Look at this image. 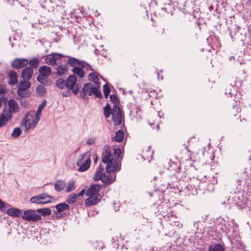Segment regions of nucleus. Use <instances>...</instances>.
<instances>
[{
	"label": "nucleus",
	"instance_id": "obj_1",
	"mask_svg": "<svg viewBox=\"0 0 251 251\" xmlns=\"http://www.w3.org/2000/svg\"><path fill=\"white\" fill-rule=\"evenodd\" d=\"M205 190L208 192H212L214 190V187L213 183H208L205 181H201L198 178L193 177L192 179H190L189 184L179 190V192H184L188 196L190 195H195L198 194V191Z\"/></svg>",
	"mask_w": 251,
	"mask_h": 251
},
{
	"label": "nucleus",
	"instance_id": "obj_2",
	"mask_svg": "<svg viewBox=\"0 0 251 251\" xmlns=\"http://www.w3.org/2000/svg\"><path fill=\"white\" fill-rule=\"evenodd\" d=\"M101 189L100 184H93L86 192V195L89 198L85 200V204L87 206H92L97 204L100 201L101 196L99 194Z\"/></svg>",
	"mask_w": 251,
	"mask_h": 251
},
{
	"label": "nucleus",
	"instance_id": "obj_3",
	"mask_svg": "<svg viewBox=\"0 0 251 251\" xmlns=\"http://www.w3.org/2000/svg\"><path fill=\"white\" fill-rule=\"evenodd\" d=\"M90 157L91 152L90 151H88L79 156L76 165L79 167L78 169L79 172H84L89 168L91 164Z\"/></svg>",
	"mask_w": 251,
	"mask_h": 251
},
{
	"label": "nucleus",
	"instance_id": "obj_4",
	"mask_svg": "<svg viewBox=\"0 0 251 251\" xmlns=\"http://www.w3.org/2000/svg\"><path fill=\"white\" fill-rule=\"evenodd\" d=\"M80 92L88 96L94 95L96 97L99 99H101L103 97L100 89L90 82L86 83L84 84L82 90Z\"/></svg>",
	"mask_w": 251,
	"mask_h": 251
},
{
	"label": "nucleus",
	"instance_id": "obj_5",
	"mask_svg": "<svg viewBox=\"0 0 251 251\" xmlns=\"http://www.w3.org/2000/svg\"><path fill=\"white\" fill-rule=\"evenodd\" d=\"M36 213V210L31 209L25 210L21 216L22 219L29 222H38L42 220V217L40 215Z\"/></svg>",
	"mask_w": 251,
	"mask_h": 251
},
{
	"label": "nucleus",
	"instance_id": "obj_6",
	"mask_svg": "<svg viewBox=\"0 0 251 251\" xmlns=\"http://www.w3.org/2000/svg\"><path fill=\"white\" fill-rule=\"evenodd\" d=\"M123 117L124 118L123 110L118 105H114L112 107V118L115 126H119L122 123Z\"/></svg>",
	"mask_w": 251,
	"mask_h": 251
},
{
	"label": "nucleus",
	"instance_id": "obj_7",
	"mask_svg": "<svg viewBox=\"0 0 251 251\" xmlns=\"http://www.w3.org/2000/svg\"><path fill=\"white\" fill-rule=\"evenodd\" d=\"M57 2V0H45L41 3V5L48 12H58L61 6L58 5Z\"/></svg>",
	"mask_w": 251,
	"mask_h": 251
},
{
	"label": "nucleus",
	"instance_id": "obj_8",
	"mask_svg": "<svg viewBox=\"0 0 251 251\" xmlns=\"http://www.w3.org/2000/svg\"><path fill=\"white\" fill-rule=\"evenodd\" d=\"M47 198L53 199L54 200H55L53 197L49 195L47 193H43L31 197L29 199V201L31 203H35L37 204H46L50 203L51 201L50 200L44 201Z\"/></svg>",
	"mask_w": 251,
	"mask_h": 251
},
{
	"label": "nucleus",
	"instance_id": "obj_9",
	"mask_svg": "<svg viewBox=\"0 0 251 251\" xmlns=\"http://www.w3.org/2000/svg\"><path fill=\"white\" fill-rule=\"evenodd\" d=\"M56 210L53 211V216L55 217L57 220L62 218L63 215L62 212L65 211L70 210V206L65 203H60L55 206Z\"/></svg>",
	"mask_w": 251,
	"mask_h": 251
},
{
	"label": "nucleus",
	"instance_id": "obj_10",
	"mask_svg": "<svg viewBox=\"0 0 251 251\" xmlns=\"http://www.w3.org/2000/svg\"><path fill=\"white\" fill-rule=\"evenodd\" d=\"M8 109L5 107L2 109L3 113L6 112L8 114H12L19 111V107L18 103L13 99H10L8 101Z\"/></svg>",
	"mask_w": 251,
	"mask_h": 251
},
{
	"label": "nucleus",
	"instance_id": "obj_11",
	"mask_svg": "<svg viewBox=\"0 0 251 251\" xmlns=\"http://www.w3.org/2000/svg\"><path fill=\"white\" fill-rule=\"evenodd\" d=\"M28 64V61L26 58H16L11 62V66L15 69H21L26 67Z\"/></svg>",
	"mask_w": 251,
	"mask_h": 251
},
{
	"label": "nucleus",
	"instance_id": "obj_12",
	"mask_svg": "<svg viewBox=\"0 0 251 251\" xmlns=\"http://www.w3.org/2000/svg\"><path fill=\"white\" fill-rule=\"evenodd\" d=\"M46 104L47 100H44L39 106L36 112L35 118L32 124V128H34L36 126V125L40 120V117L41 115L42 110L46 106Z\"/></svg>",
	"mask_w": 251,
	"mask_h": 251
},
{
	"label": "nucleus",
	"instance_id": "obj_13",
	"mask_svg": "<svg viewBox=\"0 0 251 251\" xmlns=\"http://www.w3.org/2000/svg\"><path fill=\"white\" fill-rule=\"evenodd\" d=\"M68 56V57H67L69 58V59L67 60V64L70 66L73 67V68H75V67H77L78 66H79L80 65H82V64H86V65H88L90 67H91V66L85 61H79L78 59L75 57L69 56Z\"/></svg>",
	"mask_w": 251,
	"mask_h": 251
},
{
	"label": "nucleus",
	"instance_id": "obj_14",
	"mask_svg": "<svg viewBox=\"0 0 251 251\" xmlns=\"http://www.w3.org/2000/svg\"><path fill=\"white\" fill-rule=\"evenodd\" d=\"M106 164H107L106 167V172L107 173H113L116 171L118 168V162L115 158H111V160Z\"/></svg>",
	"mask_w": 251,
	"mask_h": 251
},
{
	"label": "nucleus",
	"instance_id": "obj_15",
	"mask_svg": "<svg viewBox=\"0 0 251 251\" xmlns=\"http://www.w3.org/2000/svg\"><path fill=\"white\" fill-rule=\"evenodd\" d=\"M111 153L109 146L105 145L103 148V151L101 155V161L104 164H106L111 160Z\"/></svg>",
	"mask_w": 251,
	"mask_h": 251
},
{
	"label": "nucleus",
	"instance_id": "obj_16",
	"mask_svg": "<svg viewBox=\"0 0 251 251\" xmlns=\"http://www.w3.org/2000/svg\"><path fill=\"white\" fill-rule=\"evenodd\" d=\"M77 77L75 75H70L66 79V84L67 89H72L76 84Z\"/></svg>",
	"mask_w": 251,
	"mask_h": 251
},
{
	"label": "nucleus",
	"instance_id": "obj_17",
	"mask_svg": "<svg viewBox=\"0 0 251 251\" xmlns=\"http://www.w3.org/2000/svg\"><path fill=\"white\" fill-rule=\"evenodd\" d=\"M33 75V70L31 68L25 67L22 72L21 76L24 80H30Z\"/></svg>",
	"mask_w": 251,
	"mask_h": 251
},
{
	"label": "nucleus",
	"instance_id": "obj_18",
	"mask_svg": "<svg viewBox=\"0 0 251 251\" xmlns=\"http://www.w3.org/2000/svg\"><path fill=\"white\" fill-rule=\"evenodd\" d=\"M12 114H8L6 112L0 114V127L6 126L8 122L12 118Z\"/></svg>",
	"mask_w": 251,
	"mask_h": 251
},
{
	"label": "nucleus",
	"instance_id": "obj_19",
	"mask_svg": "<svg viewBox=\"0 0 251 251\" xmlns=\"http://www.w3.org/2000/svg\"><path fill=\"white\" fill-rule=\"evenodd\" d=\"M116 179V175L112 176L111 175H106L105 173L102 174L101 181L106 185H109L112 183Z\"/></svg>",
	"mask_w": 251,
	"mask_h": 251
},
{
	"label": "nucleus",
	"instance_id": "obj_20",
	"mask_svg": "<svg viewBox=\"0 0 251 251\" xmlns=\"http://www.w3.org/2000/svg\"><path fill=\"white\" fill-rule=\"evenodd\" d=\"M9 80L8 84L11 85H14L18 83V77L16 72L14 70H11L8 74Z\"/></svg>",
	"mask_w": 251,
	"mask_h": 251
},
{
	"label": "nucleus",
	"instance_id": "obj_21",
	"mask_svg": "<svg viewBox=\"0 0 251 251\" xmlns=\"http://www.w3.org/2000/svg\"><path fill=\"white\" fill-rule=\"evenodd\" d=\"M85 65L86 64H82L77 67H75V68L72 69V72L80 78H82L84 76L85 73L83 71V69L85 67Z\"/></svg>",
	"mask_w": 251,
	"mask_h": 251
},
{
	"label": "nucleus",
	"instance_id": "obj_22",
	"mask_svg": "<svg viewBox=\"0 0 251 251\" xmlns=\"http://www.w3.org/2000/svg\"><path fill=\"white\" fill-rule=\"evenodd\" d=\"M31 87V83L27 80L21 81L18 84V89H20V91H25Z\"/></svg>",
	"mask_w": 251,
	"mask_h": 251
},
{
	"label": "nucleus",
	"instance_id": "obj_23",
	"mask_svg": "<svg viewBox=\"0 0 251 251\" xmlns=\"http://www.w3.org/2000/svg\"><path fill=\"white\" fill-rule=\"evenodd\" d=\"M38 71L40 75L46 77L49 76L51 74L50 68L46 65L40 67Z\"/></svg>",
	"mask_w": 251,
	"mask_h": 251
},
{
	"label": "nucleus",
	"instance_id": "obj_24",
	"mask_svg": "<svg viewBox=\"0 0 251 251\" xmlns=\"http://www.w3.org/2000/svg\"><path fill=\"white\" fill-rule=\"evenodd\" d=\"M68 65L67 63H65L64 65H59L56 69V75L59 76H61L66 73L68 72Z\"/></svg>",
	"mask_w": 251,
	"mask_h": 251
},
{
	"label": "nucleus",
	"instance_id": "obj_25",
	"mask_svg": "<svg viewBox=\"0 0 251 251\" xmlns=\"http://www.w3.org/2000/svg\"><path fill=\"white\" fill-rule=\"evenodd\" d=\"M6 212L10 216L19 217L22 213V210L18 208H9Z\"/></svg>",
	"mask_w": 251,
	"mask_h": 251
},
{
	"label": "nucleus",
	"instance_id": "obj_26",
	"mask_svg": "<svg viewBox=\"0 0 251 251\" xmlns=\"http://www.w3.org/2000/svg\"><path fill=\"white\" fill-rule=\"evenodd\" d=\"M65 180H58L54 183V189L57 192L62 191L66 187Z\"/></svg>",
	"mask_w": 251,
	"mask_h": 251
},
{
	"label": "nucleus",
	"instance_id": "obj_27",
	"mask_svg": "<svg viewBox=\"0 0 251 251\" xmlns=\"http://www.w3.org/2000/svg\"><path fill=\"white\" fill-rule=\"evenodd\" d=\"M124 135V131L122 129H119L116 132L114 137L112 138V140H114L118 143L121 142L123 140Z\"/></svg>",
	"mask_w": 251,
	"mask_h": 251
},
{
	"label": "nucleus",
	"instance_id": "obj_28",
	"mask_svg": "<svg viewBox=\"0 0 251 251\" xmlns=\"http://www.w3.org/2000/svg\"><path fill=\"white\" fill-rule=\"evenodd\" d=\"M154 152L153 150H151V147L149 146L147 148L146 151L143 150V157L145 159L150 160V159L152 158V155Z\"/></svg>",
	"mask_w": 251,
	"mask_h": 251
},
{
	"label": "nucleus",
	"instance_id": "obj_29",
	"mask_svg": "<svg viewBox=\"0 0 251 251\" xmlns=\"http://www.w3.org/2000/svg\"><path fill=\"white\" fill-rule=\"evenodd\" d=\"M37 213L41 214L43 216H50L51 214V210L50 208H42L36 209Z\"/></svg>",
	"mask_w": 251,
	"mask_h": 251
},
{
	"label": "nucleus",
	"instance_id": "obj_30",
	"mask_svg": "<svg viewBox=\"0 0 251 251\" xmlns=\"http://www.w3.org/2000/svg\"><path fill=\"white\" fill-rule=\"evenodd\" d=\"M208 251H225V248L221 244H216L213 246L210 245L208 247Z\"/></svg>",
	"mask_w": 251,
	"mask_h": 251
},
{
	"label": "nucleus",
	"instance_id": "obj_31",
	"mask_svg": "<svg viewBox=\"0 0 251 251\" xmlns=\"http://www.w3.org/2000/svg\"><path fill=\"white\" fill-rule=\"evenodd\" d=\"M28 64L29 65V67L31 68V69L33 70L34 68H37L38 67L39 65V60L36 57H34L28 61Z\"/></svg>",
	"mask_w": 251,
	"mask_h": 251
},
{
	"label": "nucleus",
	"instance_id": "obj_32",
	"mask_svg": "<svg viewBox=\"0 0 251 251\" xmlns=\"http://www.w3.org/2000/svg\"><path fill=\"white\" fill-rule=\"evenodd\" d=\"M112 108L110 105L107 103L105 107L103 108V114L105 118H108L110 115L112 114Z\"/></svg>",
	"mask_w": 251,
	"mask_h": 251
},
{
	"label": "nucleus",
	"instance_id": "obj_33",
	"mask_svg": "<svg viewBox=\"0 0 251 251\" xmlns=\"http://www.w3.org/2000/svg\"><path fill=\"white\" fill-rule=\"evenodd\" d=\"M77 198L76 194L72 193L68 196L66 202L70 204H74L76 202Z\"/></svg>",
	"mask_w": 251,
	"mask_h": 251
},
{
	"label": "nucleus",
	"instance_id": "obj_34",
	"mask_svg": "<svg viewBox=\"0 0 251 251\" xmlns=\"http://www.w3.org/2000/svg\"><path fill=\"white\" fill-rule=\"evenodd\" d=\"M34 116V111H30L27 112L22 122L28 123Z\"/></svg>",
	"mask_w": 251,
	"mask_h": 251
},
{
	"label": "nucleus",
	"instance_id": "obj_35",
	"mask_svg": "<svg viewBox=\"0 0 251 251\" xmlns=\"http://www.w3.org/2000/svg\"><path fill=\"white\" fill-rule=\"evenodd\" d=\"M56 86L59 89H63L65 87H66V81L61 78H59L56 81Z\"/></svg>",
	"mask_w": 251,
	"mask_h": 251
},
{
	"label": "nucleus",
	"instance_id": "obj_36",
	"mask_svg": "<svg viewBox=\"0 0 251 251\" xmlns=\"http://www.w3.org/2000/svg\"><path fill=\"white\" fill-rule=\"evenodd\" d=\"M54 55L52 56L51 54L47 55L45 60L46 63L51 66L56 65L57 63H55L54 61Z\"/></svg>",
	"mask_w": 251,
	"mask_h": 251
},
{
	"label": "nucleus",
	"instance_id": "obj_37",
	"mask_svg": "<svg viewBox=\"0 0 251 251\" xmlns=\"http://www.w3.org/2000/svg\"><path fill=\"white\" fill-rule=\"evenodd\" d=\"M46 88L43 85H38L36 87V93L40 96H43V94L46 92Z\"/></svg>",
	"mask_w": 251,
	"mask_h": 251
},
{
	"label": "nucleus",
	"instance_id": "obj_38",
	"mask_svg": "<svg viewBox=\"0 0 251 251\" xmlns=\"http://www.w3.org/2000/svg\"><path fill=\"white\" fill-rule=\"evenodd\" d=\"M22 133V130L20 127H16L13 130L11 133V136L14 138H17L19 137Z\"/></svg>",
	"mask_w": 251,
	"mask_h": 251
},
{
	"label": "nucleus",
	"instance_id": "obj_39",
	"mask_svg": "<svg viewBox=\"0 0 251 251\" xmlns=\"http://www.w3.org/2000/svg\"><path fill=\"white\" fill-rule=\"evenodd\" d=\"M110 99L111 102L113 103L114 105H118L120 103L119 99L115 94L110 95Z\"/></svg>",
	"mask_w": 251,
	"mask_h": 251
},
{
	"label": "nucleus",
	"instance_id": "obj_40",
	"mask_svg": "<svg viewBox=\"0 0 251 251\" xmlns=\"http://www.w3.org/2000/svg\"><path fill=\"white\" fill-rule=\"evenodd\" d=\"M75 188V181L74 180H72L69 183L68 186L66 189V192H70L73 191Z\"/></svg>",
	"mask_w": 251,
	"mask_h": 251
},
{
	"label": "nucleus",
	"instance_id": "obj_41",
	"mask_svg": "<svg viewBox=\"0 0 251 251\" xmlns=\"http://www.w3.org/2000/svg\"><path fill=\"white\" fill-rule=\"evenodd\" d=\"M51 55L55 56L54 57V61L55 63H57L56 61L61 59L62 57H68L67 55H65L62 53H52Z\"/></svg>",
	"mask_w": 251,
	"mask_h": 251
},
{
	"label": "nucleus",
	"instance_id": "obj_42",
	"mask_svg": "<svg viewBox=\"0 0 251 251\" xmlns=\"http://www.w3.org/2000/svg\"><path fill=\"white\" fill-rule=\"evenodd\" d=\"M18 95L20 97V98H28L30 96V93L28 91H20V89H18Z\"/></svg>",
	"mask_w": 251,
	"mask_h": 251
},
{
	"label": "nucleus",
	"instance_id": "obj_43",
	"mask_svg": "<svg viewBox=\"0 0 251 251\" xmlns=\"http://www.w3.org/2000/svg\"><path fill=\"white\" fill-rule=\"evenodd\" d=\"M19 102L21 106L24 107H28L29 104L27 100L24 99V98H20Z\"/></svg>",
	"mask_w": 251,
	"mask_h": 251
},
{
	"label": "nucleus",
	"instance_id": "obj_44",
	"mask_svg": "<svg viewBox=\"0 0 251 251\" xmlns=\"http://www.w3.org/2000/svg\"><path fill=\"white\" fill-rule=\"evenodd\" d=\"M164 29L160 27L156 28L153 31V34L155 36H159L163 34Z\"/></svg>",
	"mask_w": 251,
	"mask_h": 251
},
{
	"label": "nucleus",
	"instance_id": "obj_45",
	"mask_svg": "<svg viewBox=\"0 0 251 251\" xmlns=\"http://www.w3.org/2000/svg\"><path fill=\"white\" fill-rule=\"evenodd\" d=\"M190 25L192 28H194L196 29L199 26V23L193 18V20L190 21Z\"/></svg>",
	"mask_w": 251,
	"mask_h": 251
},
{
	"label": "nucleus",
	"instance_id": "obj_46",
	"mask_svg": "<svg viewBox=\"0 0 251 251\" xmlns=\"http://www.w3.org/2000/svg\"><path fill=\"white\" fill-rule=\"evenodd\" d=\"M102 91L103 93H110L111 89L109 86V84L106 83L103 85Z\"/></svg>",
	"mask_w": 251,
	"mask_h": 251
},
{
	"label": "nucleus",
	"instance_id": "obj_47",
	"mask_svg": "<svg viewBox=\"0 0 251 251\" xmlns=\"http://www.w3.org/2000/svg\"><path fill=\"white\" fill-rule=\"evenodd\" d=\"M114 153L116 159H118L121 153V150L120 148H117L114 149Z\"/></svg>",
	"mask_w": 251,
	"mask_h": 251
},
{
	"label": "nucleus",
	"instance_id": "obj_48",
	"mask_svg": "<svg viewBox=\"0 0 251 251\" xmlns=\"http://www.w3.org/2000/svg\"><path fill=\"white\" fill-rule=\"evenodd\" d=\"M80 97L81 99H82L84 100V101L86 103L88 102L89 97H88V96H87V95L80 92Z\"/></svg>",
	"mask_w": 251,
	"mask_h": 251
},
{
	"label": "nucleus",
	"instance_id": "obj_49",
	"mask_svg": "<svg viewBox=\"0 0 251 251\" xmlns=\"http://www.w3.org/2000/svg\"><path fill=\"white\" fill-rule=\"evenodd\" d=\"M102 174H97V172H95L94 176H93V179L95 181H98L99 180H101V178H102Z\"/></svg>",
	"mask_w": 251,
	"mask_h": 251
},
{
	"label": "nucleus",
	"instance_id": "obj_50",
	"mask_svg": "<svg viewBox=\"0 0 251 251\" xmlns=\"http://www.w3.org/2000/svg\"><path fill=\"white\" fill-rule=\"evenodd\" d=\"M97 78H98V77L94 73L89 74V79L90 81H92V80H96Z\"/></svg>",
	"mask_w": 251,
	"mask_h": 251
},
{
	"label": "nucleus",
	"instance_id": "obj_51",
	"mask_svg": "<svg viewBox=\"0 0 251 251\" xmlns=\"http://www.w3.org/2000/svg\"><path fill=\"white\" fill-rule=\"evenodd\" d=\"M45 77L46 76H43L41 75H39L37 77V80L41 84L44 83V81L46 79Z\"/></svg>",
	"mask_w": 251,
	"mask_h": 251
},
{
	"label": "nucleus",
	"instance_id": "obj_52",
	"mask_svg": "<svg viewBox=\"0 0 251 251\" xmlns=\"http://www.w3.org/2000/svg\"><path fill=\"white\" fill-rule=\"evenodd\" d=\"M22 124L23 126H24L25 127V132H26L29 129L30 126L32 127V125H31V124L29 123L22 122ZM31 128H33L32 127Z\"/></svg>",
	"mask_w": 251,
	"mask_h": 251
},
{
	"label": "nucleus",
	"instance_id": "obj_53",
	"mask_svg": "<svg viewBox=\"0 0 251 251\" xmlns=\"http://www.w3.org/2000/svg\"><path fill=\"white\" fill-rule=\"evenodd\" d=\"M6 203L2 201L0 199V210H1V211H3V209L5 208L6 207ZM7 205H9L8 204H7Z\"/></svg>",
	"mask_w": 251,
	"mask_h": 251
},
{
	"label": "nucleus",
	"instance_id": "obj_54",
	"mask_svg": "<svg viewBox=\"0 0 251 251\" xmlns=\"http://www.w3.org/2000/svg\"><path fill=\"white\" fill-rule=\"evenodd\" d=\"M96 139L95 138H90L87 139L86 144L88 145H92L95 143Z\"/></svg>",
	"mask_w": 251,
	"mask_h": 251
},
{
	"label": "nucleus",
	"instance_id": "obj_55",
	"mask_svg": "<svg viewBox=\"0 0 251 251\" xmlns=\"http://www.w3.org/2000/svg\"><path fill=\"white\" fill-rule=\"evenodd\" d=\"M103 170H104V168L103 167V166H102L101 164H100L98 168L96 171V172H97V174H104V173H103Z\"/></svg>",
	"mask_w": 251,
	"mask_h": 251
},
{
	"label": "nucleus",
	"instance_id": "obj_56",
	"mask_svg": "<svg viewBox=\"0 0 251 251\" xmlns=\"http://www.w3.org/2000/svg\"><path fill=\"white\" fill-rule=\"evenodd\" d=\"M70 90H72V92L75 94V95H76L77 94H78V92H79V88H75L73 87L72 89H70Z\"/></svg>",
	"mask_w": 251,
	"mask_h": 251
},
{
	"label": "nucleus",
	"instance_id": "obj_57",
	"mask_svg": "<svg viewBox=\"0 0 251 251\" xmlns=\"http://www.w3.org/2000/svg\"><path fill=\"white\" fill-rule=\"evenodd\" d=\"M92 82H93L95 84H96V85L97 86V87L99 89L100 88V82L99 81V78H97L96 80H92Z\"/></svg>",
	"mask_w": 251,
	"mask_h": 251
},
{
	"label": "nucleus",
	"instance_id": "obj_58",
	"mask_svg": "<svg viewBox=\"0 0 251 251\" xmlns=\"http://www.w3.org/2000/svg\"><path fill=\"white\" fill-rule=\"evenodd\" d=\"M0 98H1V99L2 100V103L3 102L5 104H6L7 103V102L8 101V98L7 97H0Z\"/></svg>",
	"mask_w": 251,
	"mask_h": 251
},
{
	"label": "nucleus",
	"instance_id": "obj_59",
	"mask_svg": "<svg viewBox=\"0 0 251 251\" xmlns=\"http://www.w3.org/2000/svg\"><path fill=\"white\" fill-rule=\"evenodd\" d=\"M93 156H94V162L95 164H96L99 159V158L97 155L96 151H95V153L93 154Z\"/></svg>",
	"mask_w": 251,
	"mask_h": 251
},
{
	"label": "nucleus",
	"instance_id": "obj_60",
	"mask_svg": "<svg viewBox=\"0 0 251 251\" xmlns=\"http://www.w3.org/2000/svg\"><path fill=\"white\" fill-rule=\"evenodd\" d=\"M6 90L3 88V86L0 84V94H4Z\"/></svg>",
	"mask_w": 251,
	"mask_h": 251
},
{
	"label": "nucleus",
	"instance_id": "obj_61",
	"mask_svg": "<svg viewBox=\"0 0 251 251\" xmlns=\"http://www.w3.org/2000/svg\"><path fill=\"white\" fill-rule=\"evenodd\" d=\"M85 192V190L84 189H82V190H81V191L78 194H76V196H77V197L79 196H83V195L84 194Z\"/></svg>",
	"mask_w": 251,
	"mask_h": 251
},
{
	"label": "nucleus",
	"instance_id": "obj_62",
	"mask_svg": "<svg viewBox=\"0 0 251 251\" xmlns=\"http://www.w3.org/2000/svg\"><path fill=\"white\" fill-rule=\"evenodd\" d=\"M70 92L67 91L66 92H63L62 93V97H67L69 96Z\"/></svg>",
	"mask_w": 251,
	"mask_h": 251
},
{
	"label": "nucleus",
	"instance_id": "obj_63",
	"mask_svg": "<svg viewBox=\"0 0 251 251\" xmlns=\"http://www.w3.org/2000/svg\"><path fill=\"white\" fill-rule=\"evenodd\" d=\"M225 94L226 95H230V97H231V96L233 95L232 94H231V90H229L228 89H226V92H225Z\"/></svg>",
	"mask_w": 251,
	"mask_h": 251
},
{
	"label": "nucleus",
	"instance_id": "obj_64",
	"mask_svg": "<svg viewBox=\"0 0 251 251\" xmlns=\"http://www.w3.org/2000/svg\"><path fill=\"white\" fill-rule=\"evenodd\" d=\"M50 81L48 80V79H45V80L44 81V83H42L44 85L48 86L50 85Z\"/></svg>",
	"mask_w": 251,
	"mask_h": 251
}]
</instances>
